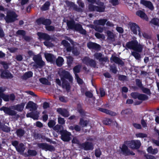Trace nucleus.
Returning <instances> with one entry per match:
<instances>
[{
  "instance_id": "nucleus-1",
  "label": "nucleus",
  "mask_w": 159,
  "mask_h": 159,
  "mask_svg": "<svg viewBox=\"0 0 159 159\" xmlns=\"http://www.w3.org/2000/svg\"><path fill=\"white\" fill-rule=\"evenodd\" d=\"M141 145V142L139 140H126L124 141V144L120 148L122 154L124 156L134 155L135 153L130 151L128 148L133 150L138 149L140 148Z\"/></svg>"
},
{
  "instance_id": "nucleus-2",
  "label": "nucleus",
  "mask_w": 159,
  "mask_h": 159,
  "mask_svg": "<svg viewBox=\"0 0 159 159\" xmlns=\"http://www.w3.org/2000/svg\"><path fill=\"white\" fill-rule=\"evenodd\" d=\"M61 80L62 82V87L63 88H65L67 91H69L70 89L69 83L66 80H68L70 82H72L73 78L70 75L69 72L65 70H62L59 74Z\"/></svg>"
},
{
  "instance_id": "nucleus-3",
  "label": "nucleus",
  "mask_w": 159,
  "mask_h": 159,
  "mask_svg": "<svg viewBox=\"0 0 159 159\" xmlns=\"http://www.w3.org/2000/svg\"><path fill=\"white\" fill-rule=\"evenodd\" d=\"M125 49H132L139 52L143 51V47L142 45L139 44L137 40H133L129 41L126 43Z\"/></svg>"
},
{
  "instance_id": "nucleus-4",
  "label": "nucleus",
  "mask_w": 159,
  "mask_h": 159,
  "mask_svg": "<svg viewBox=\"0 0 159 159\" xmlns=\"http://www.w3.org/2000/svg\"><path fill=\"white\" fill-rule=\"evenodd\" d=\"M18 15L16 13L12 11L8 10L7 12L5 20L7 23H12L17 20Z\"/></svg>"
},
{
  "instance_id": "nucleus-5",
  "label": "nucleus",
  "mask_w": 159,
  "mask_h": 159,
  "mask_svg": "<svg viewBox=\"0 0 159 159\" xmlns=\"http://www.w3.org/2000/svg\"><path fill=\"white\" fill-rule=\"evenodd\" d=\"M37 35L39 37V39L41 40L43 39L45 41L43 42L44 44L47 47L50 46V44L52 43L48 41H50L51 38V36L48 34L46 33H42L41 32H38L37 34Z\"/></svg>"
},
{
  "instance_id": "nucleus-6",
  "label": "nucleus",
  "mask_w": 159,
  "mask_h": 159,
  "mask_svg": "<svg viewBox=\"0 0 159 159\" xmlns=\"http://www.w3.org/2000/svg\"><path fill=\"white\" fill-rule=\"evenodd\" d=\"M33 60L36 64L34 66L36 68H42L45 65V62L43 61L41 56L39 55H35L33 57Z\"/></svg>"
},
{
  "instance_id": "nucleus-7",
  "label": "nucleus",
  "mask_w": 159,
  "mask_h": 159,
  "mask_svg": "<svg viewBox=\"0 0 159 159\" xmlns=\"http://www.w3.org/2000/svg\"><path fill=\"white\" fill-rule=\"evenodd\" d=\"M60 134L61 135V139L64 142H68L71 139L70 137L71 134L66 130L62 129L59 131Z\"/></svg>"
},
{
  "instance_id": "nucleus-8",
  "label": "nucleus",
  "mask_w": 159,
  "mask_h": 159,
  "mask_svg": "<svg viewBox=\"0 0 159 159\" xmlns=\"http://www.w3.org/2000/svg\"><path fill=\"white\" fill-rule=\"evenodd\" d=\"M38 147L40 149L44 150L46 151H53L55 150L54 147L51 145L48 144L46 143H40L37 144Z\"/></svg>"
},
{
  "instance_id": "nucleus-9",
  "label": "nucleus",
  "mask_w": 159,
  "mask_h": 159,
  "mask_svg": "<svg viewBox=\"0 0 159 159\" xmlns=\"http://www.w3.org/2000/svg\"><path fill=\"white\" fill-rule=\"evenodd\" d=\"M82 61L88 66H89L93 68H95L96 66V61L94 60L90 59L88 57H84L82 60Z\"/></svg>"
},
{
  "instance_id": "nucleus-10",
  "label": "nucleus",
  "mask_w": 159,
  "mask_h": 159,
  "mask_svg": "<svg viewBox=\"0 0 159 159\" xmlns=\"http://www.w3.org/2000/svg\"><path fill=\"white\" fill-rule=\"evenodd\" d=\"M36 22L38 25L41 24L45 26L50 25L52 24V21L50 19L45 18L44 17H41L37 19Z\"/></svg>"
},
{
  "instance_id": "nucleus-11",
  "label": "nucleus",
  "mask_w": 159,
  "mask_h": 159,
  "mask_svg": "<svg viewBox=\"0 0 159 159\" xmlns=\"http://www.w3.org/2000/svg\"><path fill=\"white\" fill-rule=\"evenodd\" d=\"M129 25L130 30L134 34H137L138 31L139 35L141 36L140 28L137 24L134 23H129Z\"/></svg>"
},
{
  "instance_id": "nucleus-12",
  "label": "nucleus",
  "mask_w": 159,
  "mask_h": 159,
  "mask_svg": "<svg viewBox=\"0 0 159 159\" xmlns=\"http://www.w3.org/2000/svg\"><path fill=\"white\" fill-rule=\"evenodd\" d=\"M0 110L3 111L5 114L11 116H15L17 113L16 111L11 110L9 107L4 106H2L0 108Z\"/></svg>"
},
{
  "instance_id": "nucleus-13",
  "label": "nucleus",
  "mask_w": 159,
  "mask_h": 159,
  "mask_svg": "<svg viewBox=\"0 0 159 159\" xmlns=\"http://www.w3.org/2000/svg\"><path fill=\"white\" fill-rule=\"evenodd\" d=\"M81 146L86 151L93 150L94 149V145L92 142L86 141L82 143Z\"/></svg>"
},
{
  "instance_id": "nucleus-14",
  "label": "nucleus",
  "mask_w": 159,
  "mask_h": 159,
  "mask_svg": "<svg viewBox=\"0 0 159 159\" xmlns=\"http://www.w3.org/2000/svg\"><path fill=\"white\" fill-rule=\"evenodd\" d=\"M1 77L3 79H12L13 76L8 70H1Z\"/></svg>"
},
{
  "instance_id": "nucleus-15",
  "label": "nucleus",
  "mask_w": 159,
  "mask_h": 159,
  "mask_svg": "<svg viewBox=\"0 0 159 159\" xmlns=\"http://www.w3.org/2000/svg\"><path fill=\"white\" fill-rule=\"evenodd\" d=\"M73 30L77 32H79L80 34L83 35L87 34L86 30L84 29L82 25L79 23H75Z\"/></svg>"
},
{
  "instance_id": "nucleus-16",
  "label": "nucleus",
  "mask_w": 159,
  "mask_h": 159,
  "mask_svg": "<svg viewBox=\"0 0 159 159\" xmlns=\"http://www.w3.org/2000/svg\"><path fill=\"white\" fill-rule=\"evenodd\" d=\"M87 46L89 49H92L98 51L101 49V46L99 44L91 41H90L87 43Z\"/></svg>"
},
{
  "instance_id": "nucleus-17",
  "label": "nucleus",
  "mask_w": 159,
  "mask_h": 159,
  "mask_svg": "<svg viewBox=\"0 0 159 159\" xmlns=\"http://www.w3.org/2000/svg\"><path fill=\"white\" fill-rule=\"evenodd\" d=\"M111 62H114L116 64L120 65L122 66L124 65V62L118 57L112 55L110 58Z\"/></svg>"
},
{
  "instance_id": "nucleus-18",
  "label": "nucleus",
  "mask_w": 159,
  "mask_h": 159,
  "mask_svg": "<svg viewBox=\"0 0 159 159\" xmlns=\"http://www.w3.org/2000/svg\"><path fill=\"white\" fill-rule=\"evenodd\" d=\"M102 54L101 52H97L94 55V57L97 60H98L100 62L107 61L108 59L107 57H102Z\"/></svg>"
},
{
  "instance_id": "nucleus-19",
  "label": "nucleus",
  "mask_w": 159,
  "mask_h": 159,
  "mask_svg": "<svg viewBox=\"0 0 159 159\" xmlns=\"http://www.w3.org/2000/svg\"><path fill=\"white\" fill-rule=\"evenodd\" d=\"M140 3L151 10H153L154 9L153 5L151 1L145 0H141Z\"/></svg>"
},
{
  "instance_id": "nucleus-20",
  "label": "nucleus",
  "mask_w": 159,
  "mask_h": 159,
  "mask_svg": "<svg viewBox=\"0 0 159 159\" xmlns=\"http://www.w3.org/2000/svg\"><path fill=\"white\" fill-rule=\"evenodd\" d=\"M57 111L62 116L64 117H68L69 116V111L67 109L61 108H58L57 110Z\"/></svg>"
},
{
  "instance_id": "nucleus-21",
  "label": "nucleus",
  "mask_w": 159,
  "mask_h": 159,
  "mask_svg": "<svg viewBox=\"0 0 159 159\" xmlns=\"http://www.w3.org/2000/svg\"><path fill=\"white\" fill-rule=\"evenodd\" d=\"M98 110L100 111L105 113L111 116H115L117 115L116 112L105 108L99 107Z\"/></svg>"
},
{
  "instance_id": "nucleus-22",
  "label": "nucleus",
  "mask_w": 159,
  "mask_h": 159,
  "mask_svg": "<svg viewBox=\"0 0 159 159\" xmlns=\"http://www.w3.org/2000/svg\"><path fill=\"white\" fill-rule=\"evenodd\" d=\"M45 57L47 61L50 62H54L56 57L54 55L51 53H48L45 54Z\"/></svg>"
},
{
  "instance_id": "nucleus-23",
  "label": "nucleus",
  "mask_w": 159,
  "mask_h": 159,
  "mask_svg": "<svg viewBox=\"0 0 159 159\" xmlns=\"http://www.w3.org/2000/svg\"><path fill=\"white\" fill-rule=\"evenodd\" d=\"M25 105V103H21L20 104H18L14 106V110L19 111H22L23 110Z\"/></svg>"
},
{
  "instance_id": "nucleus-24",
  "label": "nucleus",
  "mask_w": 159,
  "mask_h": 159,
  "mask_svg": "<svg viewBox=\"0 0 159 159\" xmlns=\"http://www.w3.org/2000/svg\"><path fill=\"white\" fill-rule=\"evenodd\" d=\"M16 149V151L20 153H23L25 149V148L24 144L21 143L19 144Z\"/></svg>"
},
{
  "instance_id": "nucleus-25",
  "label": "nucleus",
  "mask_w": 159,
  "mask_h": 159,
  "mask_svg": "<svg viewBox=\"0 0 159 159\" xmlns=\"http://www.w3.org/2000/svg\"><path fill=\"white\" fill-rule=\"evenodd\" d=\"M147 151L149 153L152 155H155L157 154L158 152V150L157 148L153 149L152 146L148 147L147 149Z\"/></svg>"
},
{
  "instance_id": "nucleus-26",
  "label": "nucleus",
  "mask_w": 159,
  "mask_h": 159,
  "mask_svg": "<svg viewBox=\"0 0 159 159\" xmlns=\"http://www.w3.org/2000/svg\"><path fill=\"white\" fill-rule=\"evenodd\" d=\"M31 108L33 110L36 109V104L32 101H29L26 106V108Z\"/></svg>"
},
{
  "instance_id": "nucleus-27",
  "label": "nucleus",
  "mask_w": 159,
  "mask_h": 159,
  "mask_svg": "<svg viewBox=\"0 0 159 159\" xmlns=\"http://www.w3.org/2000/svg\"><path fill=\"white\" fill-rule=\"evenodd\" d=\"M107 34L108 37V39L109 40H111L112 42L115 41V35L113 32H112L110 30H108L107 31Z\"/></svg>"
},
{
  "instance_id": "nucleus-28",
  "label": "nucleus",
  "mask_w": 159,
  "mask_h": 159,
  "mask_svg": "<svg viewBox=\"0 0 159 159\" xmlns=\"http://www.w3.org/2000/svg\"><path fill=\"white\" fill-rule=\"evenodd\" d=\"M64 60L61 57H58L56 60V63L57 65L59 66H61L63 64Z\"/></svg>"
},
{
  "instance_id": "nucleus-29",
  "label": "nucleus",
  "mask_w": 159,
  "mask_h": 159,
  "mask_svg": "<svg viewBox=\"0 0 159 159\" xmlns=\"http://www.w3.org/2000/svg\"><path fill=\"white\" fill-rule=\"evenodd\" d=\"M106 19H100L95 20L94 21L93 23L95 25L104 26L107 21Z\"/></svg>"
},
{
  "instance_id": "nucleus-30",
  "label": "nucleus",
  "mask_w": 159,
  "mask_h": 159,
  "mask_svg": "<svg viewBox=\"0 0 159 159\" xmlns=\"http://www.w3.org/2000/svg\"><path fill=\"white\" fill-rule=\"evenodd\" d=\"M66 24L69 29L73 30L75 22L74 20H72L68 21Z\"/></svg>"
},
{
  "instance_id": "nucleus-31",
  "label": "nucleus",
  "mask_w": 159,
  "mask_h": 159,
  "mask_svg": "<svg viewBox=\"0 0 159 159\" xmlns=\"http://www.w3.org/2000/svg\"><path fill=\"white\" fill-rule=\"evenodd\" d=\"M25 133V130L21 128L17 129L16 131V133L17 136L20 138L23 137Z\"/></svg>"
},
{
  "instance_id": "nucleus-32",
  "label": "nucleus",
  "mask_w": 159,
  "mask_h": 159,
  "mask_svg": "<svg viewBox=\"0 0 159 159\" xmlns=\"http://www.w3.org/2000/svg\"><path fill=\"white\" fill-rule=\"evenodd\" d=\"M33 73L31 71H29L25 72L22 76V78L25 80L33 76Z\"/></svg>"
},
{
  "instance_id": "nucleus-33",
  "label": "nucleus",
  "mask_w": 159,
  "mask_h": 159,
  "mask_svg": "<svg viewBox=\"0 0 159 159\" xmlns=\"http://www.w3.org/2000/svg\"><path fill=\"white\" fill-rule=\"evenodd\" d=\"M138 99L142 102L148 100L149 99V97L146 94L139 93Z\"/></svg>"
},
{
  "instance_id": "nucleus-34",
  "label": "nucleus",
  "mask_w": 159,
  "mask_h": 159,
  "mask_svg": "<svg viewBox=\"0 0 159 159\" xmlns=\"http://www.w3.org/2000/svg\"><path fill=\"white\" fill-rule=\"evenodd\" d=\"M89 123V120H84L83 118H81L80 119L79 124L83 127H86Z\"/></svg>"
},
{
  "instance_id": "nucleus-35",
  "label": "nucleus",
  "mask_w": 159,
  "mask_h": 159,
  "mask_svg": "<svg viewBox=\"0 0 159 159\" xmlns=\"http://www.w3.org/2000/svg\"><path fill=\"white\" fill-rule=\"evenodd\" d=\"M105 7L104 5V3H102L100 6H96V11L99 12H102L104 11Z\"/></svg>"
},
{
  "instance_id": "nucleus-36",
  "label": "nucleus",
  "mask_w": 159,
  "mask_h": 159,
  "mask_svg": "<svg viewBox=\"0 0 159 159\" xmlns=\"http://www.w3.org/2000/svg\"><path fill=\"white\" fill-rule=\"evenodd\" d=\"M0 128L2 131L6 133H8L11 131L10 127L5 125H1L0 124Z\"/></svg>"
},
{
  "instance_id": "nucleus-37",
  "label": "nucleus",
  "mask_w": 159,
  "mask_h": 159,
  "mask_svg": "<svg viewBox=\"0 0 159 159\" xmlns=\"http://www.w3.org/2000/svg\"><path fill=\"white\" fill-rule=\"evenodd\" d=\"M56 119L54 120H49V122L48 123V126L50 128H53L56 124Z\"/></svg>"
},
{
  "instance_id": "nucleus-38",
  "label": "nucleus",
  "mask_w": 159,
  "mask_h": 159,
  "mask_svg": "<svg viewBox=\"0 0 159 159\" xmlns=\"http://www.w3.org/2000/svg\"><path fill=\"white\" fill-rule=\"evenodd\" d=\"M50 6V2L49 1H47L43 5L41 8V9L43 11H47L49 9Z\"/></svg>"
},
{
  "instance_id": "nucleus-39",
  "label": "nucleus",
  "mask_w": 159,
  "mask_h": 159,
  "mask_svg": "<svg viewBox=\"0 0 159 159\" xmlns=\"http://www.w3.org/2000/svg\"><path fill=\"white\" fill-rule=\"evenodd\" d=\"M40 82L44 84L50 85V83L48 80L45 78H42L39 79Z\"/></svg>"
},
{
  "instance_id": "nucleus-40",
  "label": "nucleus",
  "mask_w": 159,
  "mask_h": 159,
  "mask_svg": "<svg viewBox=\"0 0 159 159\" xmlns=\"http://www.w3.org/2000/svg\"><path fill=\"white\" fill-rule=\"evenodd\" d=\"M141 89L144 93H146L149 95H150L151 94V93L149 89L147 88H145L143 86Z\"/></svg>"
},
{
  "instance_id": "nucleus-41",
  "label": "nucleus",
  "mask_w": 159,
  "mask_h": 159,
  "mask_svg": "<svg viewBox=\"0 0 159 159\" xmlns=\"http://www.w3.org/2000/svg\"><path fill=\"white\" fill-rule=\"evenodd\" d=\"M136 15L140 17L141 18H144L145 16H146V14L143 11L141 10H139L136 12Z\"/></svg>"
},
{
  "instance_id": "nucleus-42",
  "label": "nucleus",
  "mask_w": 159,
  "mask_h": 159,
  "mask_svg": "<svg viewBox=\"0 0 159 159\" xmlns=\"http://www.w3.org/2000/svg\"><path fill=\"white\" fill-rule=\"evenodd\" d=\"M67 63L69 66H70L72 63L73 60V58L71 56H68L66 57Z\"/></svg>"
},
{
  "instance_id": "nucleus-43",
  "label": "nucleus",
  "mask_w": 159,
  "mask_h": 159,
  "mask_svg": "<svg viewBox=\"0 0 159 159\" xmlns=\"http://www.w3.org/2000/svg\"><path fill=\"white\" fill-rule=\"evenodd\" d=\"M81 66L80 65L75 66L73 68L74 73H79L80 71Z\"/></svg>"
},
{
  "instance_id": "nucleus-44",
  "label": "nucleus",
  "mask_w": 159,
  "mask_h": 159,
  "mask_svg": "<svg viewBox=\"0 0 159 159\" xmlns=\"http://www.w3.org/2000/svg\"><path fill=\"white\" fill-rule=\"evenodd\" d=\"M150 22L154 25L159 26L158 20L157 18H153L150 21Z\"/></svg>"
},
{
  "instance_id": "nucleus-45",
  "label": "nucleus",
  "mask_w": 159,
  "mask_h": 159,
  "mask_svg": "<svg viewBox=\"0 0 159 159\" xmlns=\"http://www.w3.org/2000/svg\"><path fill=\"white\" fill-rule=\"evenodd\" d=\"M88 8L90 11H96V6H95L92 4H90L88 6Z\"/></svg>"
},
{
  "instance_id": "nucleus-46",
  "label": "nucleus",
  "mask_w": 159,
  "mask_h": 159,
  "mask_svg": "<svg viewBox=\"0 0 159 159\" xmlns=\"http://www.w3.org/2000/svg\"><path fill=\"white\" fill-rule=\"evenodd\" d=\"M135 83L136 85L140 89L143 86L142 84V81L139 79H136Z\"/></svg>"
},
{
  "instance_id": "nucleus-47",
  "label": "nucleus",
  "mask_w": 159,
  "mask_h": 159,
  "mask_svg": "<svg viewBox=\"0 0 159 159\" xmlns=\"http://www.w3.org/2000/svg\"><path fill=\"white\" fill-rule=\"evenodd\" d=\"M139 94V93L138 92H133L130 93V96L132 98L134 99H138Z\"/></svg>"
},
{
  "instance_id": "nucleus-48",
  "label": "nucleus",
  "mask_w": 159,
  "mask_h": 159,
  "mask_svg": "<svg viewBox=\"0 0 159 159\" xmlns=\"http://www.w3.org/2000/svg\"><path fill=\"white\" fill-rule=\"evenodd\" d=\"M137 52H133L132 53V55L136 60H139L141 58L140 55Z\"/></svg>"
},
{
  "instance_id": "nucleus-49",
  "label": "nucleus",
  "mask_w": 159,
  "mask_h": 159,
  "mask_svg": "<svg viewBox=\"0 0 159 159\" xmlns=\"http://www.w3.org/2000/svg\"><path fill=\"white\" fill-rule=\"evenodd\" d=\"M112 120L109 118L106 119L103 121V123L106 125H110L112 123Z\"/></svg>"
},
{
  "instance_id": "nucleus-50",
  "label": "nucleus",
  "mask_w": 159,
  "mask_h": 159,
  "mask_svg": "<svg viewBox=\"0 0 159 159\" xmlns=\"http://www.w3.org/2000/svg\"><path fill=\"white\" fill-rule=\"evenodd\" d=\"M9 95L5 94H2V95L0 97L2 98L4 101L5 102L9 101Z\"/></svg>"
},
{
  "instance_id": "nucleus-51",
  "label": "nucleus",
  "mask_w": 159,
  "mask_h": 159,
  "mask_svg": "<svg viewBox=\"0 0 159 159\" xmlns=\"http://www.w3.org/2000/svg\"><path fill=\"white\" fill-rule=\"evenodd\" d=\"M110 70L114 74H116L117 72V70L116 66L114 65L110 66Z\"/></svg>"
},
{
  "instance_id": "nucleus-52",
  "label": "nucleus",
  "mask_w": 159,
  "mask_h": 159,
  "mask_svg": "<svg viewBox=\"0 0 159 159\" xmlns=\"http://www.w3.org/2000/svg\"><path fill=\"white\" fill-rule=\"evenodd\" d=\"M118 79L120 81H125L127 80V76L122 75H120L118 76Z\"/></svg>"
},
{
  "instance_id": "nucleus-53",
  "label": "nucleus",
  "mask_w": 159,
  "mask_h": 159,
  "mask_svg": "<svg viewBox=\"0 0 159 159\" xmlns=\"http://www.w3.org/2000/svg\"><path fill=\"white\" fill-rule=\"evenodd\" d=\"M1 64L4 70H7L9 68V64L6 62L4 61H1Z\"/></svg>"
},
{
  "instance_id": "nucleus-54",
  "label": "nucleus",
  "mask_w": 159,
  "mask_h": 159,
  "mask_svg": "<svg viewBox=\"0 0 159 159\" xmlns=\"http://www.w3.org/2000/svg\"><path fill=\"white\" fill-rule=\"evenodd\" d=\"M27 152L30 156H35L37 154V152L34 150L29 149Z\"/></svg>"
},
{
  "instance_id": "nucleus-55",
  "label": "nucleus",
  "mask_w": 159,
  "mask_h": 159,
  "mask_svg": "<svg viewBox=\"0 0 159 159\" xmlns=\"http://www.w3.org/2000/svg\"><path fill=\"white\" fill-rule=\"evenodd\" d=\"M131 111V110L129 108L123 110L121 112V114L122 115L129 114Z\"/></svg>"
},
{
  "instance_id": "nucleus-56",
  "label": "nucleus",
  "mask_w": 159,
  "mask_h": 159,
  "mask_svg": "<svg viewBox=\"0 0 159 159\" xmlns=\"http://www.w3.org/2000/svg\"><path fill=\"white\" fill-rule=\"evenodd\" d=\"M16 34L18 35H22L23 37L25 35L26 32L23 30H18L16 32Z\"/></svg>"
},
{
  "instance_id": "nucleus-57",
  "label": "nucleus",
  "mask_w": 159,
  "mask_h": 159,
  "mask_svg": "<svg viewBox=\"0 0 159 159\" xmlns=\"http://www.w3.org/2000/svg\"><path fill=\"white\" fill-rule=\"evenodd\" d=\"M101 154V152L100 149H96L95 151V155L96 157H99Z\"/></svg>"
},
{
  "instance_id": "nucleus-58",
  "label": "nucleus",
  "mask_w": 159,
  "mask_h": 159,
  "mask_svg": "<svg viewBox=\"0 0 159 159\" xmlns=\"http://www.w3.org/2000/svg\"><path fill=\"white\" fill-rule=\"evenodd\" d=\"M94 35L98 39H104L105 38V36L104 34H100L98 32L95 33Z\"/></svg>"
},
{
  "instance_id": "nucleus-59",
  "label": "nucleus",
  "mask_w": 159,
  "mask_h": 159,
  "mask_svg": "<svg viewBox=\"0 0 159 159\" xmlns=\"http://www.w3.org/2000/svg\"><path fill=\"white\" fill-rule=\"evenodd\" d=\"M136 136L137 138H144L147 137V134L143 133H139L136 134Z\"/></svg>"
},
{
  "instance_id": "nucleus-60",
  "label": "nucleus",
  "mask_w": 159,
  "mask_h": 159,
  "mask_svg": "<svg viewBox=\"0 0 159 159\" xmlns=\"http://www.w3.org/2000/svg\"><path fill=\"white\" fill-rule=\"evenodd\" d=\"M46 29L49 31H53L55 30V27L52 25H47V26H45Z\"/></svg>"
},
{
  "instance_id": "nucleus-61",
  "label": "nucleus",
  "mask_w": 159,
  "mask_h": 159,
  "mask_svg": "<svg viewBox=\"0 0 159 159\" xmlns=\"http://www.w3.org/2000/svg\"><path fill=\"white\" fill-rule=\"evenodd\" d=\"M62 127V125L57 124L56 125H55L53 129L54 130L57 131L58 132H59L60 131V129Z\"/></svg>"
},
{
  "instance_id": "nucleus-62",
  "label": "nucleus",
  "mask_w": 159,
  "mask_h": 159,
  "mask_svg": "<svg viewBox=\"0 0 159 159\" xmlns=\"http://www.w3.org/2000/svg\"><path fill=\"white\" fill-rule=\"evenodd\" d=\"M93 28L96 31L100 33H102L103 30V28L102 27L97 26H95Z\"/></svg>"
},
{
  "instance_id": "nucleus-63",
  "label": "nucleus",
  "mask_w": 159,
  "mask_h": 159,
  "mask_svg": "<svg viewBox=\"0 0 159 159\" xmlns=\"http://www.w3.org/2000/svg\"><path fill=\"white\" fill-rule=\"evenodd\" d=\"M58 123L61 125H64L65 123V121L64 118L59 117L58 119Z\"/></svg>"
},
{
  "instance_id": "nucleus-64",
  "label": "nucleus",
  "mask_w": 159,
  "mask_h": 159,
  "mask_svg": "<svg viewBox=\"0 0 159 159\" xmlns=\"http://www.w3.org/2000/svg\"><path fill=\"white\" fill-rule=\"evenodd\" d=\"M144 157L146 159H156V157L153 156L148 154H145Z\"/></svg>"
}]
</instances>
